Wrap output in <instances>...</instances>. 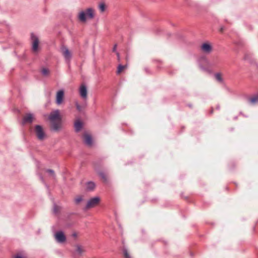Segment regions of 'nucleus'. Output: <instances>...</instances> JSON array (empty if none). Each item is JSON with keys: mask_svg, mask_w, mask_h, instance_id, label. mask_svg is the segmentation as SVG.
Returning a JSON list of instances; mask_svg holds the SVG:
<instances>
[{"mask_svg": "<svg viewBox=\"0 0 258 258\" xmlns=\"http://www.w3.org/2000/svg\"><path fill=\"white\" fill-rule=\"evenodd\" d=\"M50 128L54 132H59L62 127V115L58 109L51 111L48 115Z\"/></svg>", "mask_w": 258, "mask_h": 258, "instance_id": "obj_1", "label": "nucleus"}, {"mask_svg": "<svg viewBox=\"0 0 258 258\" xmlns=\"http://www.w3.org/2000/svg\"><path fill=\"white\" fill-rule=\"evenodd\" d=\"M94 12L91 8H88L84 11L79 13L78 18L82 22H85L88 19H92L94 18Z\"/></svg>", "mask_w": 258, "mask_h": 258, "instance_id": "obj_2", "label": "nucleus"}, {"mask_svg": "<svg viewBox=\"0 0 258 258\" xmlns=\"http://www.w3.org/2000/svg\"><path fill=\"white\" fill-rule=\"evenodd\" d=\"M34 133L39 141H43L46 138L44 128L40 125H36L34 128Z\"/></svg>", "mask_w": 258, "mask_h": 258, "instance_id": "obj_3", "label": "nucleus"}, {"mask_svg": "<svg viewBox=\"0 0 258 258\" xmlns=\"http://www.w3.org/2000/svg\"><path fill=\"white\" fill-rule=\"evenodd\" d=\"M100 202V199L99 197H94L90 199L86 205V208L87 209H91L97 206Z\"/></svg>", "mask_w": 258, "mask_h": 258, "instance_id": "obj_4", "label": "nucleus"}, {"mask_svg": "<svg viewBox=\"0 0 258 258\" xmlns=\"http://www.w3.org/2000/svg\"><path fill=\"white\" fill-rule=\"evenodd\" d=\"M61 52L67 61H69L72 57V52L66 46H63L60 49Z\"/></svg>", "mask_w": 258, "mask_h": 258, "instance_id": "obj_5", "label": "nucleus"}, {"mask_svg": "<svg viewBox=\"0 0 258 258\" xmlns=\"http://www.w3.org/2000/svg\"><path fill=\"white\" fill-rule=\"evenodd\" d=\"M55 240L58 243H63L66 240V237L62 231L56 232L54 234Z\"/></svg>", "mask_w": 258, "mask_h": 258, "instance_id": "obj_6", "label": "nucleus"}, {"mask_svg": "<svg viewBox=\"0 0 258 258\" xmlns=\"http://www.w3.org/2000/svg\"><path fill=\"white\" fill-rule=\"evenodd\" d=\"M31 39L32 41V50L34 52H37L38 51V38L34 34H31Z\"/></svg>", "mask_w": 258, "mask_h": 258, "instance_id": "obj_7", "label": "nucleus"}, {"mask_svg": "<svg viewBox=\"0 0 258 258\" xmlns=\"http://www.w3.org/2000/svg\"><path fill=\"white\" fill-rule=\"evenodd\" d=\"M64 99V91L62 90H59L57 92L56 95V103L57 105L61 104L63 101Z\"/></svg>", "mask_w": 258, "mask_h": 258, "instance_id": "obj_8", "label": "nucleus"}, {"mask_svg": "<svg viewBox=\"0 0 258 258\" xmlns=\"http://www.w3.org/2000/svg\"><path fill=\"white\" fill-rule=\"evenodd\" d=\"M79 93L81 97L86 99L87 98L88 91L86 86L84 84H82L79 88Z\"/></svg>", "mask_w": 258, "mask_h": 258, "instance_id": "obj_9", "label": "nucleus"}, {"mask_svg": "<svg viewBox=\"0 0 258 258\" xmlns=\"http://www.w3.org/2000/svg\"><path fill=\"white\" fill-rule=\"evenodd\" d=\"M83 137L84 141L85 143V144L87 145L88 146H91L93 144L92 138L91 136L89 134L85 133L84 134Z\"/></svg>", "mask_w": 258, "mask_h": 258, "instance_id": "obj_10", "label": "nucleus"}, {"mask_svg": "<svg viewBox=\"0 0 258 258\" xmlns=\"http://www.w3.org/2000/svg\"><path fill=\"white\" fill-rule=\"evenodd\" d=\"M34 119V116L31 113H27L23 117L24 123H31Z\"/></svg>", "mask_w": 258, "mask_h": 258, "instance_id": "obj_11", "label": "nucleus"}, {"mask_svg": "<svg viewBox=\"0 0 258 258\" xmlns=\"http://www.w3.org/2000/svg\"><path fill=\"white\" fill-rule=\"evenodd\" d=\"M214 79L218 83L222 84L223 83V78L222 75L221 73H216L214 74Z\"/></svg>", "mask_w": 258, "mask_h": 258, "instance_id": "obj_12", "label": "nucleus"}, {"mask_svg": "<svg viewBox=\"0 0 258 258\" xmlns=\"http://www.w3.org/2000/svg\"><path fill=\"white\" fill-rule=\"evenodd\" d=\"M201 49L204 52H209L210 44L207 43H204L201 46Z\"/></svg>", "mask_w": 258, "mask_h": 258, "instance_id": "obj_13", "label": "nucleus"}, {"mask_svg": "<svg viewBox=\"0 0 258 258\" xmlns=\"http://www.w3.org/2000/svg\"><path fill=\"white\" fill-rule=\"evenodd\" d=\"M95 187V184L93 182H89L86 184V189L88 190L92 191L94 189Z\"/></svg>", "mask_w": 258, "mask_h": 258, "instance_id": "obj_14", "label": "nucleus"}, {"mask_svg": "<svg viewBox=\"0 0 258 258\" xmlns=\"http://www.w3.org/2000/svg\"><path fill=\"white\" fill-rule=\"evenodd\" d=\"M249 101L252 104H254L257 103L258 102V93L256 95L252 96L250 98H249Z\"/></svg>", "mask_w": 258, "mask_h": 258, "instance_id": "obj_15", "label": "nucleus"}, {"mask_svg": "<svg viewBox=\"0 0 258 258\" xmlns=\"http://www.w3.org/2000/svg\"><path fill=\"white\" fill-rule=\"evenodd\" d=\"M82 127V122L79 120H76L75 122V127L76 131L77 132L80 131Z\"/></svg>", "mask_w": 258, "mask_h": 258, "instance_id": "obj_16", "label": "nucleus"}, {"mask_svg": "<svg viewBox=\"0 0 258 258\" xmlns=\"http://www.w3.org/2000/svg\"><path fill=\"white\" fill-rule=\"evenodd\" d=\"M126 68V66H122L119 64L118 66L117 70L116 72L117 74H120L121 72H122Z\"/></svg>", "mask_w": 258, "mask_h": 258, "instance_id": "obj_17", "label": "nucleus"}, {"mask_svg": "<svg viewBox=\"0 0 258 258\" xmlns=\"http://www.w3.org/2000/svg\"><path fill=\"white\" fill-rule=\"evenodd\" d=\"M97 173H98V175L100 176V177L102 178V179L104 181H107V176L104 172H103L102 171H97Z\"/></svg>", "mask_w": 258, "mask_h": 258, "instance_id": "obj_18", "label": "nucleus"}, {"mask_svg": "<svg viewBox=\"0 0 258 258\" xmlns=\"http://www.w3.org/2000/svg\"><path fill=\"white\" fill-rule=\"evenodd\" d=\"M42 74L45 77L48 76L50 73L49 70L47 68H42L41 70Z\"/></svg>", "mask_w": 258, "mask_h": 258, "instance_id": "obj_19", "label": "nucleus"}, {"mask_svg": "<svg viewBox=\"0 0 258 258\" xmlns=\"http://www.w3.org/2000/svg\"><path fill=\"white\" fill-rule=\"evenodd\" d=\"M122 251L123 256L124 258H132L129 253L128 252L126 248H123Z\"/></svg>", "mask_w": 258, "mask_h": 258, "instance_id": "obj_20", "label": "nucleus"}, {"mask_svg": "<svg viewBox=\"0 0 258 258\" xmlns=\"http://www.w3.org/2000/svg\"><path fill=\"white\" fill-rule=\"evenodd\" d=\"M77 252L79 254H81L85 252V249L83 247L81 246H78L77 248Z\"/></svg>", "mask_w": 258, "mask_h": 258, "instance_id": "obj_21", "label": "nucleus"}, {"mask_svg": "<svg viewBox=\"0 0 258 258\" xmlns=\"http://www.w3.org/2000/svg\"><path fill=\"white\" fill-rule=\"evenodd\" d=\"M99 9L101 12H103L105 10V5L104 3H101L99 6Z\"/></svg>", "mask_w": 258, "mask_h": 258, "instance_id": "obj_22", "label": "nucleus"}, {"mask_svg": "<svg viewBox=\"0 0 258 258\" xmlns=\"http://www.w3.org/2000/svg\"><path fill=\"white\" fill-rule=\"evenodd\" d=\"M14 258H27V257L25 254L18 253L14 256Z\"/></svg>", "mask_w": 258, "mask_h": 258, "instance_id": "obj_23", "label": "nucleus"}, {"mask_svg": "<svg viewBox=\"0 0 258 258\" xmlns=\"http://www.w3.org/2000/svg\"><path fill=\"white\" fill-rule=\"evenodd\" d=\"M82 200L83 199L81 196H78L75 198V201L76 204H79L82 201Z\"/></svg>", "mask_w": 258, "mask_h": 258, "instance_id": "obj_24", "label": "nucleus"}, {"mask_svg": "<svg viewBox=\"0 0 258 258\" xmlns=\"http://www.w3.org/2000/svg\"><path fill=\"white\" fill-rule=\"evenodd\" d=\"M46 172H48L51 176H52V177H54L55 173L53 170L51 169H47L46 170Z\"/></svg>", "mask_w": 258, "mask_h": 258, "instance_id": "obj_25", "label": "nucleus"}, {"mask_svg": "<svg viewBox=\"0 0 258 258\" xmlns=\"http://www.w3.org/2000/svg\"><path fill=\"white\" fill-rule=\"evenodd\" d=\"M59 210V207L57 206H55L54 207V211L55 213L57 212Z\"/></svg>", "mask_w": 258, "mask_h": 258, "instance_id": "obj_26", "label": "nucleus"}, {"mask_svg": "<svg viewBox=\"0 0 258 258\" xmlns=\"http://www.w3.org/2000/svg\"><path fill=\"white\" fill-rule=\"evenodd\" d=\"M76 106L77 109L79 111H81V106L78 103H76Z\"/></svg>", "mask_w": 258, "mask_h": 258, "instance_id": "obj_27", "label": "nucleus"}, {"mask_svg": "<svg viewBox=\"0 0 258 258\" xmlns=\"http://www.w3.org/2000/svg\"><path fill=\"white\" fill-rule=\"evenodd\" d=\"M116 47H117V45L115 44L114 46V47L113 48V51L114 52H115L116 51Z\"/></svg>", "mask_w": 258, "mask_h": 258, "instance_id": "obj_28", "label": "nucleus"}, {"mask_svg": "<svg viewBox=\"0 0 258 258\" xmlns=\"http://www.w3.org/2000/svg\"><path fill=\"white\" fill-rule=\"evenodd\" d=\"M204 61H205V58H203V57H202V58H201V63H204Z\"/></svg>", "mask_w": 258, "mask_h": 258, "instance_id": "obj_29", "label": "nucleus"}, {"mask_svg": "<svg viewBox=\"0 0 258 258\" xmlns=\"http://www.w3.org/2000/svg\"><path fill=\"white\" fill-rule=\"evenodd\" d=\"M224 27H221V28H220V31H221V32H222L224 31Z\"/></svg>", "mask_w": 258, "mask_h": 258, "instance_id": "obj_30", "label": "nucleus"}, {"mask_svg": "<svg viewBox=\"0 0 258 258\" xmlns=\"http://www.w3.org/2000/svg\"><path fill=\"white\" fill-rule=\"evenodd\" d=\"M116 54L117 55V57H118V59L119 60V53L118 52L116 53Z\"/></svg>", "mask_w": 258, "mask_h": 258, "instance_id": "obj_31", "label": "nucleus"}, {"mask_svg": "<svg viewBox=\"0 0 258 258\" xmlns=\"http://www.w3.org/2000/svg\"><path fill=\"white\" fill-rule=\"evenodd\" d=\"M73 236L74 237H76V236H77V234H76V233H74V234H73Z\"/></svg>", "mask_w": 258, "mask_h": 258, "instance_id": "obj_32", "label": "nucleus"}, {"mask_svg": "<svg viewBox=\"0 0 258 258\" xmlns=\"http://www.w3.org/2000/svg\"><path fill=\"white\" fill-rule=\"evenodd\" d=\"M94 168H95V169L97 171V167H95Z\"/></svg>", "mask_w": 258, "mask_h": 258, "instance_id": "obj_33", "label": "nucleus"}]
</instances>
